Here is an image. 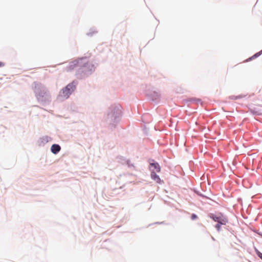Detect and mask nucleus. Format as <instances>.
<instances>
[{"instance_id": "3", "label": "nucleus", "mask_w": 262, "mask_h": 262, "mask_svg": "<svg viewBox=\"0 0 262 262\" xmlns=\"http://www.w3.org/2000/svg\"><path fill=\"white\" fill-rule=\"evenodd\" d=\"M210 217L215 222H217L222 225H225L228 222L227 218L224 216L222 214H219L217 215L211 214Z\"/></svg>"}, {"instance_id": "10", "label": "nucleus", "mask_w": 262, "mask_h": 262, "mask_svg": "<svg viewBox=\"0 0 262 262\" xmlns=\"http://www.w3.org/2000/svg\"><path fill=\"white\" fill-rule=\"evenodd\" d=\"M5 66V63L3 62L0 61V67H4Z\"/></svg>"}, {"instance_id": "4", "label": "nucleus", "mask_w": 262, "mask_h": 262, "mask_svg": "<svg viewBox=\"0 0 262 262\" xmlns=\"http://www.w3.org/2000/svg\"><path fill=\"white\" fill-rule=\"evenodd\" d=\"M151 178L153 180H154L159 184H161L163 182V181L161 180L159 176L157 175L155 171L151 172Z\"/></svg>"}, {"instance_id": "7", "label": "nucleus", "mask_w": 262, "mask_h": 262, "mask_svg": "<svg viewBox=\"0 0 262 262\" xmlns=\"http://www.w3.org/2000/svg\"><path fill=\"white\" fill-rule=\"evenodd\" d=\"M260 55V52L257 53L255 55H254L253 56H252L251 57L249 58V60H251L252 59L256 58L257 57H258Z\"/></svg>"}, {"instance_id": "2", "label": "nucleus", "mask_w": 262, "mask_h": 262, "mask_svg": "<svg viewBox=\"0 0 262 262\" xmlns=\"http://www.w3.org/2000/svg\"><path fill=\"white\" fill-rule=\"evenodd\" d=\"M76 89V84L74 82L69 83L66 88L62 89L59 94V98L61 100H64L68 98L71 93L74 91Z\"/></svg>"}, {"instance_id": "9", "label": "nucleus", "mask_w": 262, "mask_h": 262, "mask_svg": "<svg viewBox=\"0 0 262 262\" xmlns=\"http://www.w3.org/2000/svg\"><path fill=\"white\" fill-rule=\"evenodd\" d=\"M197 218V216L196 215H195V214H193L192 215H191V219L192 220H195Z\"/></svg>"}, {"instance_id": "8", "label": "nucleus", "mask_w": 262, "mask_h": 262, "mask_svg": "<svg viewBox=\"0 0 262 262\" xmlns=\"http://www.w3.org/2000/svg\"><path fill=\"white\" fill-rule=\"evenodd\" d=\"M221 224H219V223H217V224L215 225V228L217 229L218 231L220 230L221 228Z\"/></svg>"}, {"instance_id": "5", "label": "nucleus", "mask_w": 262, "mask_h": 262, "mask_svg": "<svg viewBox=\"0 0 262 262\" xmlns=\"http://www.w3.org/2000/svg\"><path fill=\"white\" fill-rule=\"evenodd\" d=\"M60 146L58 145V144H53L52 146H51V151L54 154H56L57 153H58L60 150Z\"/></svg>"}, {"instance_id": "6", "label": "nucleus", "mask_w": 262, "mask_h": 262, "mask_svg": "<svg viewBox=\"0 0 262 262\" xmlns=\"http://www.w3.org/2000/svg\"><path fill=\"white\" fill-rule=\"evenodd\" d=\"M150 166L154 168L153 170H155L158 172H160L161 170V167L159 164L157 162L150 163Z\"/></svg>"}, {"instance_id": "1", "label": "nucleus", "mask_w": 262, "mask_h": 262, "mask_svg": "<svg viewBox=\"0 0 262 262\" xmlns=\"http://www.w3.org/2000/svg\"><path fill=\"white\" fill-rule=\"evenodd\" d=\"M94 66L89 62L86 58H83L76 61H72L67 68L68 71L74 69L82 70V71H91Z\"/></svg>"}]
</instances>
